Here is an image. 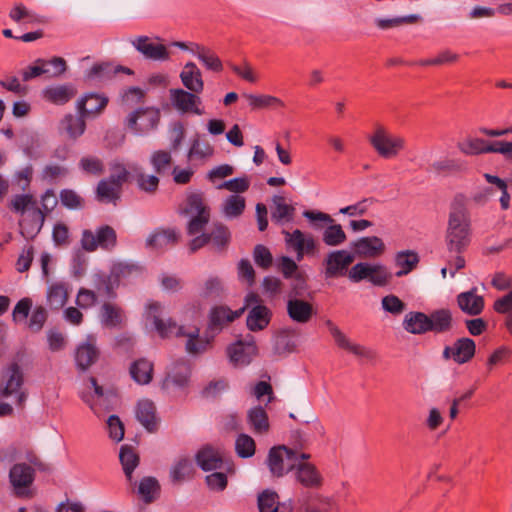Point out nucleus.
<instances>
[{
  "instance_id": "1",
  "label": "nucleus",
  "mask_w": 512,
  "mask_h": 512,
  "mask_svg": "<svg viewBox=\"0 0 512 512\" xmlns=\"http://www.w3.org/2000/svg\"><path fill=\"white\" fill-rule=\"evenodd\" d=\"M471 215L468 209V198L456 194L450 203L445 243L450 253L461 254L471 243Z\"/></svg>"
},
{
  "instance_id": "2",
  "label": "nucleus",
  "mask_w": 512,
  "mask_h": 512,
  "mask_svg": "<svg viewBox=\"0 0 512 512\" xmlns=\"http://www.w3.org/2000/svg\"><path fill=\"white\" fill-rule=\"evenodd\" d=\"M147 317L151 319L156 331L162 337H169L173 334L176 336H187L186 350L190 354H199L204 352L210 344V340L199 338V328H195L189 333H185L183 326H177L176 322L168 319L166 322L161 319V304L158 302H151L147 306Z\"/></svg>"
},
{
  "instance_id": "3",
  "label": "nucleus",
  "mask_w": 512,
  "mask_h": 512,
  "mask_svg": "<svg viewBox=\"0 0 512 512\" xmlns=\"http://www.w3.org/2000/svg\"><path fill=\"white\" fill-rule=\"evenodd\" d=\"M303 217L308 219L316 230L322 229L323 224L326 225L322 233V241L325 245L337 247L347 240V235L342 226L335 223V220L329 214L316 210H305Z\"/></svg>"
},
{
  "instance_id": "4",
  "label": "nucleus",
  "mask_w": 512,
  "mask_h": 512,
  "mask_svg": "<svg viewBox=\"0 0 512 512\" xmlns=\"http://www.w3.org/2000/svg\"><path fill=\"white\" fill-rule=\"evenodd\" d=\"M368 141L377 154L384 159L396 157L405 146L402 137L391 134L380 124L375 126L373 133L368 136Z\"/></svg>"
},
{
  "instance_id": "5",
  "label": "nucleus",
  "mask_w": 512,
  "mask_h": 512,
  "mask_svg": "<svg viewBox=\"0 0 512 512\" xmlns=\"http://www.w3.org/2000/svg\"><path fill=\"white\" fill-rule=\"evenodd\" d=\"M80 242L83 250L87 252H94L98 248L111 251L117 245V234L113 227L102 225L95 232L83 230Z\"/></svg>"
},
{
  "instance_id": "6",
  "label": "nucleus",
  "mask_w": 512,
  "mask_h": 512,
  "mask_svg": "<svg viewBox=\"0 0 512 512\" xmlns=\"http://www.w3.org/2000/svg\"><path fill=\"white\" fill-rule=\"evenodd\" d=\"M24 376L20 366L12 363L4 368L0 376V395L2 397L15 396L16 403L22 406L26 401V394L21 391Z\"/></svg>"
},
{
  "instance_id": "7",
  "label": "nucleus",
  "mask_w": 512,
  "mask_h": 512,
  "mask_svg": "<svg viewBox=\"0 0 512 512\" xmlns=\"http://www.w3.org/2000/svg\"><path fill=\"white\" fill-rule=\"evenodd\" d=\"M185 213L193 215L187 226L189 235H196L203 231L210 219L208 207L204 204L201 194H191L187 198Z\"/></svg>"
},
{
  "instance_id": "8",
  "label": "nucleus",
  "mask_w": 512,
  "mask_h": 512,
  "mask_svg": "<svg viewBox=\"0 0 512 512\" xmlns=\"http://www.w3.org/2000/svg\"><path fill=\"white\" fill-rule=\"evenodd\" d=\"M354 260L355 254L344 249L329 252L323 261L325 277L331 279L345 276Z\"/></svg>"
},
{
  "instance_id": "9",
  "label": "nucleus",
  "mask_w": 512,
  "mask_h": 512,
  "mask_svg": "<svg viewBox=\"0 0 512 512\" xmlns=\"http://www.w3.org/2000/svg\"><path fill=\"white\" fill-rule=\"evenodd\" d=\"M258 349L255 339L251 334H247L244 339H239L227 348V354L230 362L235 366H245L250 364L257 355Z\"/></svg>"
},
{
  "instance_id": "10",
  "label": "nucleus",
  "mask_w": 512,
  "mask_h": 512,
  "mask_svg": "<svg viewBox=\"0 0 512 512\" xmlns=\"http://www.w3.org/2000/svg\"><path fill=\"white\" fill-rule=\"evenodd\" d=\"M296 459V452L285 446L273 447L270 449L267 463L268 467L276 477H282L285 473L294 469L295 463L288 464L285 466V460L290 462L292 459Z\"/></svg>"
},
{
  "instance_id": "11",
  "label": "nucleus",
  "mask_w": 512,
  "mask_h": 512,
  "mask_svg": "<svg viewBox=\"0 0 512 512\" xmlns=\"http://www.w3.org/2000/svg\"><path fill=\"white\" fill-rule=\"evenodd\" d=\"M160 120V112L155 108H139L127 117V126L139 133L152 130L157 127Z\"/></svg>"
},
{
  "instance_id": "12",
  "label": "nucleus",
  "mask_w": 512,
  "mask_h": 512,
  "mask_svg": "<svg viewBox=\"0 0 512 512\" xmlns=\"http://www.w3.org/2000/svg\"><path fill=\"white\" fill-rule=\"evenodd\" d=\"M197 94L181 88L171 89L170 99L173 106L181 113L202 115L203 110L198 107L201 104V99Z\"/></svg>"
},
{
  "instance_id": "13",
  "label": "nucleus",
  "mask_w": 512,
  "mask_h": 512,
  "mask_svg": "<svg viewBox=\"0 0 512 512\" xmlns=\"http://www.w3.org/2000/svg\"><path fill=\"white\" fill-rule=\"evenodd\" d=\"M35 478L34 469L26 463L14 464L9 472V479L18 496L27 495L29 488Z\"/></svg>"
},
{
  "instance_id": "14",
  "label": "nucleus",
  "mask_w": 512,
  "mask_h": 512,
  "mask_svg": "<svg viewBox=\"0 0 512 512\" xmlns=\"http://www.w3.org/2000/svg\"><path fill=\"white\" fill-rule=\"evenodd\" d=\"M131 44L144 58L153 61H166L170 58L167 47L160 43H154L148 36H138L132 39Z\"/></svg>"
},
{
  "instance_id": "15",
  "label": "nucleus",
  "mask_w": 512,
  "mask_h": 512,
  "mask_svg": "<svg viewBox=\"0 0 512 512\" xmlns=\"http://www.w3.org/2000/svg\"><path fill=\"white\" fill-rule=\"evenodd\" d=\"M325 325L339 348L366 359H373L375 357L373 350L350 342L346 335L331 320H326Z\"/></svg>"
},
{
  "instance_id": "16",
  "label": "nucleus",
  "mask_w": 512,
  "mask_h": 512,
  "mask_svg": "<svg viewBox=\"0 0 512 512\" xmlns=\"http://www.w3.org/2000/svg\"><path fill=\"white\" fill-rule=\"evenodd\" d=\"M243 311L244 308L232 311L226 306L213 307L209 313V323L207 327V331L211 334V337L213 338L215 334L222 331L225 325L240 317Z\"/></svg>"
},
{
  "instance_id": "17",
  "label": "nucleus",
  "mask_w": 512,
  "mask_h": 512,
  "mask_svg": "<svg viewBox=\"0 0 512 512\" xmlns=\"http://www.w3.org/2000/svg\"><path fill=\"white\" fill-rule=\"evenodd\" d=\"M46 213L39 207L29 209L25 217L19 222L21 235L28 240L34 239L41 231Z\"/></svg>"
},
{
  "instance_id": "18",
  "label": "nucleus",
  "mask_w": 512,
  "mask_h": 512,
  "mask_svg": "<svg viewBox=\"0 0 512 512\" xmlns=\"http://www.w3.org/2000/svg\"><path fill=\"white\" fill-rule=\"evenodd\" d=\"M457 305L464 314L475 317L484 311L485 300L478 294V288L472 287L457 295Z\"/></svg>"
},
{
  "instance_id": "19",
  "label": "nucleus",
  "mask_w": 512,
  "mask_h": 512,
  "mask_svg": "<svg viewBox=\"0 0 512 512\" xmlns=\"http://www.w3.org/2000/svg\"><path fill=\"white\" fill-rule=\"evenodd\" d=\"M100 356V350L96 345V338L88 335L86 341L81 343L75 352L76 365L81 370L91 367Z\"/></svg>"
},
{
  "instance_id": "20",
  "label": "nucleus",
  "mask_w": 512,
  "mask_h": 512,
  "mask_svg": "<svg viewBox=\"0 0 512 512\" xmlns=\"http://www.w3.org/2000/svg\"><path fill=\"white\" fill-rule=\"evenodd\" d=\"M289 318L299 324L308 323L315 314L313 305L298 297H289L286 305Z\"/></svg>"
},
{
  "instance_id": "21",
  "label": "nucleus",
  "mask_w": 512,
  "mask_h": 512,
  "mask_svg": "<svg viewBox=\"0 0 512 512\" xmlns=\"http://www.w3.org/2000/svg\"><path fill=\"white\" fill-rule=\"evenodd\" d=\"M109 102L108 97L100 93H87L77 102L78 114L88 118L100 114Z\"/></svg>"
},
{
  "instance_id": "22",
  "label": "nucleus",
  "mask_w": 512,
  "mask_h": 512,
  "mask_svg": "<svg viewBox=\"0 0 512 512\" xmlns=\"http://www.w3.org/2000/svg\"><path fill=\"white\" fill-rule=\"evenodd\" d=\"M355 254L362 258H374L381 255L385 245L377 236L362 237L351 244Z\"/></svg>"
},
{
  "instance_id": "23",
  "label": "nucleus",
  "mask_w": 512,
  "mask_h": 512,
  "mask_svg": "<svg viewBox=\"0 0 512 512\" xmlns=\"http://www.w3.org/2000/svg\"><path fill=\"white\" fill-rule=\"evenodd\" d=\"M191 377V365L184 360L174 364L172 370L164 380V387L173 386L178 389H184L189 385Z\"/></svg>"
},
{
  "instance_id": "24",
  "label": "nucleus",
  "mask_w": 512,
  "mask_h": 512,
  "mask_svg": "<svg viewBox=\"0 0 512 512\" xmlns=\"http://www.w3.org/2000/svg\"><path fill=\"white\" fill-rule=\"evenodd\" d=\"M294 469L297 481L306 488L317 489L321 487L323 478L317 468L311 463H295Z\"/></svg>"
},
{
  "instance_id": "25",
  "label": "nucleus",
  "mask_w": 512,
  "mask_h": 512,
  "mask_svg": "<svg viewBox=\"0 0 512 512\" xmlns=\"http://www.w3.org/2000/svg\"><path fill=\"white\" fill-rule=\"evenodd\" d=\"M272 311L265 305L251 307L246 318L247 328L252 331L264 330L272 319Z\"/></svg>"
},
{
  "instance_id": "26",
  "label": "nucleus",
  "mask_w": 512,
  "mask_h": 512,
  "mask_svg": "<svg viewBox=\"0 0 512 512\" xmlns=\"http://www.w3.org/2000/svg\"><path fill=\"white\" fill-rule=\"evenodd\" d=\"M76 94V88L70 83L50 86L43 90V98L55 105L68 103Z\"/></svg>"
},
{
  "instance_id": "27",
  "label": "nucleus",
  "mask_w": 512,
  "mask_h": 512,
  "mask_svg": "<svg viewBox=\"0 0 512 512\" xmlns=\"http://www.w3.org/2000/svg\"><path fill=\"white\" fill-rule=\"evenodd\" d=\"M182 84L191 92L201 93L204 89L202 73L194 62H188L184 65L180 73Z\"/></svg>"
},
{
  "instance_id": "28",
  "label": "nucleus",
  "mask_w": 512,
  "mask_h": 512,
  "mask_svg": "<svg viewBox=\"0 0 512 512\" xmlns=\"http://www.w3.org/2000/svg\"><path fill=\"white\" fill-rule=\"evenodd\" d=\"M179 239L175 229H156L146 240V246L155 250H162L174 246Z\"/></svg>"
},
{
  "instance_id": "29",
  "label": "nucleus",
  "mask_w": 512,
  "mask_h": 512,
  "mask_svg": "<svg viewBox=\"0 0 512 512\" xmlns=\"http://www.w3.org/2000/svg\"><path fill=\"white\" fill-rule=\"evenodd\" d=\"M196 462L203 471L216 470L222 467L223 458L219 450L207 445L195 456Z\"/></svg>"
},
{
  "instance_id": "30",
  "label": "nucleus",
  "mask_w": 512,
  "mask_h": 512,
  "mask_svg": "<svg viewBox=\"0 0 512 512\" xmlns=\"http://www.w3.org/2000/svg\"><path fill=\"white\" fill-rule=\"evenodd\" d=\"M190 52L195 55L208 70L213 72L222 71V61L210 48L197 43H192Z\"/></svg>"
},
{
  "instance_id": "31",
  "label": "nucleus",
  "mask_w": 512,
  "mask_h": 512,
  "mask_svg": "<svg viewBox=\"0 0 512 512\" xmlns=\"http://www.w3.org/2000/svg\"><path fill=\"white\" fill-rule=\"evenodd\" d=\"M136 418L147 431L155 432L157 430L156 408L152 401L146 399L138 402Z\"/></svg>"
},
{
  "instance_id": "32",
  "label": "nucleus",
  "mask_w": 512,
  "mask_h": 512,
  "mask_svg": "<svg viewBox=\"0 0 512 512\" xmlns=\"http://www.w3.org/2000/svg\"><path fill=\"white\" fill-rule=\"evenodd\" d=\"M403 327L411 334L421 335L430 331V318L423 312H409L404 318Z\"/></svg>"
},
{
  "instance_id": "33",
  "label": "nucleus",
  "mask_w": 512,
  "mask_h": 512,
  "mask_svg": "<svg viewBox=\"0 0 512 512\" xmlns=\"http://www.w3.org/2000/svg\"><path fill=\"white\" fill-rule=\"evenodd\" d=\"M129 372L137 384H149L153 378V363L146 358H140L130 365Z\"/></svg>"
},
{
  "instance_id": "34",
  "label": "nucleus",
  "mask_w": 512,
  "mask_h": 512,
  "mask_svg": "<svg viewBox=\"0 0 512 512\" xmlns=\"http://www.w3.org/2000/svg\"><path fill=\"white\" fill-rule=\"evenodd\" d=\"M247 422L255 434H264L268 432L270 427L268 414L260 405L248 410Z\"/></svg>"
},
{
  "instance_id": "35",
  "label": "nucleus",
  "mask_w": 512,
  "mask_h": 512,
  "mask_svg": "<svg viewBox=\"0 0 512 512\" xmlns=\"http://www.w3.org/2000/svg\"><path fill=\"white\" fill-rule=\"evenodd\" d=\"M46 298L51 309H61L68 300V284L65 282L53 283L48 287Z\"/></svg>"
},
{
  "instance_id": "36",
  "label": "nucleus",
  "mask_w": 512,
  "mask_h": 512,
  "mask_svg": "<svg viewBox=\"0 0 512 512\" xmlns=\"http://www.w3.org/2000/svg\"><path fill=\"white\" fill-rule=\"evenodd\" d=\"M454 362L457 364H465L469 362L475 355V341L468 337L457 339L454 344Z\"/></svg>"
},
{
  "instance_id": "37",
  "label": "nucleus",
  "mask_w": 512,
  "mask_h": 512,
  "mask_svg": "<svg viewBox=\"0 0 512 512\" xmlns=\"http://www.w3.org/2000/svg\"><path fill=\"white\" fill-rule=\"evenodd\" d=\"M274 208L271 212V219L277 224L283 222H290L293 220L295 208L292 205L285 203L283 196L275 195L272 199Z\"/></svg>"
},
{
  "instance_id": "38",
  "label": "nucleus",
  "mask_w": 512,
  "mask_h": 512,
  "mask_svg": "<svg viewBox=\"0 0 512 512\" xmlns=\"http://www.w3.org/2000/svg\"><path fill=\"white\" fill-rule=\"evenodd\" d=\"M419 263V256L415 251L405 250L397 252L395 255V264L400 268L395 273L397 277H402L413 271Z\"/></svg>"
},
{
  "instance_id": "39",
  "label": "nucleus",
  "mask_w": 512,
  "mask_h": 512,
  "mask_svg": "<svg viewBox=\"0 0 512 512\" xmlns=\"http://www.w3.org/2000/svg\"><path fill=\"white\" fill-rule=\"evenodd\" d=\"M430 331L434 333H445L452 328V313L449 309H438L430 315Z\"/></svg>"
},
{
  "instance_id": "40",
  "label": "nucleus",
  "mask_w": 512,
  "mask_h": 512,
  "mask_svg": "<svg viewBox=\"0 0 512 512\" xmlns=\"http://www.w3.org/2000/svg\"><path fill=\"white\" fill-rule=\"evenodd\" d=\"M101 322L105 327L115 328L123 322L124 315L120 307L105 302L100 310Z\"/></svg>"
},
{
  "instance_id": "41",
  "label": "nucleus",
  "mask_w": 512,
  "mask_h": 512,
  "mask_svg": "<svg viewBox=\"0 0 512 512\" xmlns=\"http://www.w3.org/2000/svg\"><path fill=\"white\" fill-rule=\"evenodd\" d=\"M85 119L86 117L80 114H78V116L68 114L62 119L61 126L66 131L68 136L75 140L85 132Z\"/></svg>"
},
{
  "instance_id": "42",
  "label": "nucleus",
  "mask_w": 512,
  "mask_h": 512,
  "mask_svg": "<svg viewBox=\"0 0 512 512\" xmlns=\"http://www.w3.org/2000/svg\"><path fill=\"white\" fill-rule=\"evenodd\" d=\"M121 191L117 186L102 179L96 187V199L101 203H113L115 205L120 199Z\"/></svg>"
},
{
  "instance_id": "43",
  "label": "nucleus",
  "mask_w": 512,
  "mask_h": 512,
  "mask_svg": "<svg viewBox=\"0 0 512 512\" xmlns=\"http://www.w3.org/2000/svg\"><path fill=\"white\" fill-rule=\"evenodd\" d=\"M194 471L195 470L191 459L188 457H182L173 465L170 472V477L172 482L180 483L192 478Z\"/></svg>"
},
{
  "instance_id": "44",
  "label": "nucleus",
  "mask_w": 512,
  "mask_h": 512,
  "mask_svg": "<svg viewBox=\"0 0 512 512\" xmlns=\"http://www.w3.org/2000/svg\"><path fill=\"white\" fill-rule=\"evenodd\" d=\"M465 164L460 159L444 158L435 161L431 164L430 170L439 175H447L452 173H459L465 170Z\"/></svg>"
},
{
  "instance_id": "45",
  "label": "nucleus",
  "mask_w": 512,
  "mask_h": 512,
  "mask_svg": "<svg viewBox=\"0 0 512 512\" xmlns=\"http://www.w3.org/2000/svg\"><path fill=\"white\" fill-rule=\"evenodd\" d=\"M94 286L97 289L98 293L108 297H115V289L119 286L117 279L113 277V274L110 272L109 275L104 273H98L94 276Z\"/></svg>"
},
{
  "instance_id": "46",
  "label": "nucleus",
  "mask_w": 512,
  "mask_h": 512,
  "mask_svg": "<svg viewBox=\"0 0 512 512\" xmlns=\"http://www.w3.org/2000/svg\"><path fill=\"white\" fill-rule=\"evenodd\" d=\"M119 459L125 476L131 481L132 473L139 464V456L134 452L132 447L124 445L120 449Z\"/></svg>"
},
{
  "instance_id": "47",
  "label": "nucleus",
  "mask_w": 512,
  "mask_h": 512,
  "mask_svg": "<svg viewBox=\"0 0 512 512\" xmlns=\"http://www.w3.org/2000/svg\"><path fill=\"white\" fill-rule=\"evenodd\" d=\"M208 237L210 238V242H212L213 246L218 250H224L231 240V233L227 226L222 223H216L213 226V229L210 233H208Z\"/></svg>"
},
{
  "instance_id": "48",
  "label": "nucleus",
  "mask_w": 512,
  "mask_h": 512,
  "mask_svg": "<svg viewBox=\"0 0 512 512\" xmlns=\"http://www.w3.org/2000/svg\"><path fill=\"white\" fill-rule=\"evenodd\" d=\"M79 169L86 175L101 176L105 172L104 162L92 155L84 156L79 160Z\"/></svg>"
},
{
  "instance_id": "49",
  "label": "nucleus",
  "mask_w": 512,
  "mask_h": 512,
  "mask_svg": "<svg viewBox=\"0 0 512 512\" xmlns=\"http://www.w3.org/2000/svg\"><path fill=\"white\" fill-rule=\"evenodd\" d=\"M110 271L113 277L117 279L118 284H120L121 280L142 273V267L136 263L117 262L112 265Z\"/></svg>"
},
{
  "instance_id": "50",
  "label": "nucleus",
  "mask_w": 512,
  "mask_h": 512,
  "mask_svg": "<svg viewBox=\"0 0 512 512\" xmlns=\"http://www.w3.org/2000/svg\"><path fill=\"white\" fill-rule=\"evenodd\" d=\"M150 164L156 174H165L168 172L172 164L171 153L165 150L154 151L150 157Z\"/></svg>"
},
{
  "instance_id": "51",
  "label": "nucleus",
  "mask_w": 512,
  "mask_h": 512,
  "mask_svg": "<svg viewBox=\"0 0 512 512\" xmlns=\"http://www.w3.org/2000/svg\"><path fill=\"white\" fill-rule=\"evenodd\" d=\"M246 203L244 197L240 195H230L223 203V212L229 218H235L240 216Z\"/></svg>"
},
{
  "instance_id": "52",
  "label": "nucleus",
  "mask_w": 512,
  "mask_h": 512,
  "mask_svg": "<svg viewBox=\"0 0 512 512\" xmlns=\"http://www.w3.org/2000/svg\"><path fill=\"white\" fill-rule=\"evenodd\" d=\"M246 98L249 102V105L253 109H262V108H268V107H283L284 102L271 95H254V94H248L246 95Z\"/></svg>"
},
{
  "instance_id": "53",
  "label": "nucleus",
  "mask_w": 512,
  "mask_h": 512,
  "mask_svg": "<svg viewBox=\"0 0 512 512\" xmlns=\"http://www.w3.org/2000/svg\"><path fill=\"white\" fill-rule=\"evenodd\" d=\"M61 204L70 210L84 208L85 200L73 189H62L59 194Z\"/></svg>"
},
{
  "instance_id": "54",
  "label": "nucleus",
  "mask_w": 512,
  "mask_h": 512,
  "mask_svg": "<svg viewBox=\"0 0 512 512\" xmlns=\"http://www.w3.org/2000/svg\"><path fill=\"white\" fill-rule=\"evenodd\" d=\"M421 20H422V17L420 15L411 14V15H407V16H400V17H395V18H390V19L377 18L375 20V23L378 28L385 30V29L397 27L402 24L418 23Z\"/></svg>"
},
{
  "instance_id": "55",
  "label": "nucleus",
  "mask_w": 512,
  "mask_h": 512,
  "mask_svg": "<svg viewBox=\"0 0 512 512\" xmlns=\"http://www.w3.org/2000/svg\"><path fill=\"white\" fill-rule=\"evenodd\" d=\"M484 178L488 183L495 185L496 189L501 192L499 199L500 206L503 210H507L510 207V195L507 190L508 187L506 181L499 178L498 176L488 173L484 174Z\"/></svg>"
},
{
  "instance_id": "56",
  "label": "nucleus",
  "mask_w": 512,
  "mask_h": 512,
  "mask_svg": "<svg viewBox=\"0 0 512 512\" xmlns=\"http://www.w3.org/2000/svg\"><path fill=\"white\" fill-rule=\"evenodd\" d=\"M278 494L265 490L258 496L259 512H278Z\"/></svg>"
},
{
  "instance_id": "57",
  "label": "nucleus",
  "mask_w": 512,
  "mask_h": 512,
  "mask_svg": "<svg viewBox=\"0 0 512 512\" xmlns=\"http://www.w3.org/2000/svg\"><path fill=\"white\" fill-rule=\"evenodd\" d=\"M255 441L247 434H240L235 442V449L239 457L249 458L255 453Z\"/></svg>"
},
{
  "instance_id": "58",
  "label": "nucleus",
  "mask_w": 512,
  "mask_h": 512,
  "mask_svg": "<svg viewBox=\"0 0 512 512\" xmlns=\"http://www.w3.org/2000/svg\"><path fill=\"white\" fill-rule=\"evenodd\" d=\"M488 141L480 138L468 139L464 142L458 143L459 150L466 155H479L487 153Z\"/></svg>"
},
{
  "instance_id": "59",
  "label": "nucleus",
  "mask_w": 512,
  "mask_h": 512,
  "mask_svg": "<svg viewBox=\"0 0 512 512\" xmlns=\"http://www.w3.org/2000/svg\"><path fill=\"white\" fill-rule=\"evenodd\" d=\"M47 66V60L42 58L37 59L34 65H30L21 71L22 80L27 82L43 74L50 73V70L47 68Z\"/></svg>"
},
{
  "instance_id": "60",
  "label": "nucleus",
  "mask_w": 512,
  "mask_h": 512,
  "mask_svg": "<svg viewBox=\"0 0 512 512\" xmlns=\"http://www.w3.org/2000/svg\"><path fill=\"white\" fill-rule=\"evenodd\" d=\"M10 207L13 211L25 214L33 207H37V202L31 194H18L11 200Z\"/></svg>"
},
{
  "instance_id": "61",
  "label": "nucleus",
  "mask_w": 512,
  "mask_h": 512,
  "mask_svg": "<svg viewBox=\"0 0 512 512\" xmlns=\"http://www.w3.org/2000/svg\"><path fill=\"white\" fill-rule=\"evenodd\" d=\"M213 153L214 148L208 142H201L199 139H194L188 151V158L190 160L194 158L205 159L212 156Z\"/></svg>"
},
{
  "instance_id": "62",
  "label": "nucleus",
  "mask_w": 512,
  "mask_h": 512,
  "mask_svg": "<svg viewBox=\"0 0 512 512\" xmlns=\"http://www.w3.org/2000/svg\"><path fill=\"white\" fill-rule=\"evenodd\" d=\"M286 244L296 251V258L301 261L304 254H307L303 247V232L299 229L294 230L292 233L284 231Z\"/></svg>"
},
{
  "instance_id": "63",
  "label": "nucleus",
  "mask_w": 512,
  "mask_h": 512,
  "mask_svg": "<svg viewBox=\"0 0 512 512\" xmlns=\"http://www.w3.org/2000/svg\"><path fill=\"white\" fill-rule=\"evenodd\" d=\"M48 313L43 306H36L27 323V327L34 333L42 330L45 322L47 321Z\"/></svg>"
},
{
  "instance_id": "64",
  "label": "nucleus",
  "mask_w": 512,
  "mask_h": 512,
  "mask_svg": "<svg viewBox=\"0 0 512 512\" xmlns=\"http://www.w3.org/2000/svg\"><path fill=\"white\" fill-rule=\"evenodd\" d=\"M253 258L256 265L264 270H267L272 266L273 256L270 250L262 244H257L254 247Z\"/></svg>"
}]
</instances>
